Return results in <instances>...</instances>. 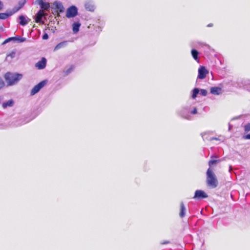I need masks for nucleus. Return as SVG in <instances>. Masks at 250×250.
Returning a JSON list of instances; mask_svg holds the SVG:
<instances>
[{"instance_id":"obj_2","label":"nucleus","mask_w":250,"mask_h":250,"mask_svg":"<svg viewBox=\"0 0 250 250\" xmlns=\"http://www.w3.org/2000/svg\"><path fill=\"white\" fill-rule=\"evenodd\" d=\"M206 182L208 186L211 188H215L218 185L217 177L211 168H208L207 171Z\"/></svg>"},{"instance_id":"obj_9","label":"nucleus","mask_w":250,"mask_h":250,"mask_svg":"<svg viewBox=\"0 0 250 250\" xmlns=\"http://www.w3.org/2000/svg\"><path fill=\"white\" fill-rule=\"evenodd\" d=\"M36 2L42 10H48L50 7L49 3L44 2L43 0H36Z\"/></svg>"},{"instance_id":"obj_5","label":"nucleus","mask_w":250,"mask_h":250,"mask_svg":"<svg viewBox=\"0 0 250 250\" xmlns=\"http://www.w3.org/2000/svg\"><path fill=\"white\" fill-rule=\"evenodd\" d=\"M26 41V38H22L20 36H16L13 37H10L6 39L2 43V45L5 44L6 43L11 41H17L19 42H23Z\"/></svg>"},{"instance_id":"obj_8","label":"nucleus","mask_w":250,"mask_h":250,"mask_svg":"<svg viewBox=\"0 0 250 250\" xmlns=\"http://www.w3.org/2000/svg\"><path fill=\"white\" fill-rule=\"evenodd\" d=\"M180 114L181 117L187 120H191V116L190 115L188 108H183L180 111Z\"/></svg>"},{"instance_id":"obj_10","label":"nucleus","mask_w":250,"mask_h":250,"mask_svg":"<svg viewBox=\"0 0 250 250\" xmlns=\"http://www.w3.org/2000/svg\"><path fill=\"white\" fill-rule=\"evenodd\" d=\"M207 73L208 72L204 66H200L198 69V78L200 79H204L206 77Z\"/></svg>"},{"instance_id":"obj_35","label":"nucleus","mask_w":250,"mask_h":250,"mask_svg":"<svg viewBox=\"0 0 250 250\" xmlns=\"http://www.w3.org/2000/svg\"><path fill=\"white\" fill-rule=\"evenodd\" d=\"M212 26V24L211 23H210V24H208V27H211V26Z\"/></svg>"},{"instance_id":"obj_15","label":"nucleus","mask_w":250,"mask_h":250,"mask_svg":"<svg viewBox=\"0 0 250 250\" xmlns=\"http://www.w3.org/2000/svg\"><path fill=\"white\" fill-rule=\"evenodd\" d=\"M25 2V0H21L19 1V6H15L13 9L12 10L13 11V13H15L17 11H18L22 7V6L24 5Z\"/></svg>"},{"instance_id":"obj_17","label":"nucleus","mask_w":250,"mask_h":250,"mask_svg":"<svg viewBox=\"0 0 250 250\" xmlns=\"http://www.w3.org/2000/svg\"><path fill=\"white\" fill-rule=\"evenodd\" d=\"M210 93L213 95H218L221 93V88L219 87H211Z\"/></svg>"},{"instance_id":"obj_30","label":"nucleus","mask_w":250,"mask_h":250,"mask_svg":"<svg viewBox=\"0 0 250 250\" xmlns=\"http://www.w3.org/2000/svg\"><path fill=\"white\" fill-rule=\"evenodd\" d=\"M197 112V109L196 108H194L193 109V110H192L191 111V114H196Z\"/></svg>"},{"instance_id":"obj_26","label":"nucleus","mask_w":250,"mask_h":250,"mask_svg":"<svg viewBox=\"0 0 250 250\" xmlns=\"http://www.w3.org/2000/svg\"><path fill=\"white\" fill-rule=\"evenodd\" d=\"M244 130L245 132H249L250 131V123H248L245 125Z\"/></svg>"},{"instance_id":"obj_28","label":"nucleus","mask_w":250,"mask_h":250,"mask_svg":"<svg viewBox=\"0 0 250 250\" xmlns=\"http://www.w3.org/2000/svg\"><path fill=\"white\" fill-rule=\"evenodd\" d=\"M42 38L43 40H47L48 39V35L47 33H44Z\"/></svg>"},{"instance_id":"obj_21","label":"nucleus","mask_w":250,"mask_h":250,"mask_svg":"<svg viewBox=\"0 0 250 250\" xmlns=\"http://www.w3.org/2000/svg\"><path fill=\"white\" fill-rule=\"evenodd\" d=\"M14 102L13 100H10L6 102H4L2 104V106L3 108H6L7 107H12L14 105Z\"/></svg>"},{"instance_id":"obj_12","label":"nucleus","mask_w":250,"mask_h":250,"mask_svg":"<svg viewBox=\"0 0 250 250\" xmlns=\"http://www.w3.org/2000/svg\"><path fill=\"white\" fill-rule=\"evenodd\" d=\"M53 5L55 8L57 9L58 13H62L64 11V7L62 3L59 1H55L53 2Z\"/></svg>"},{"instance_id":"obj_24","label":"nucleus","mask_w":250,"mask_h":250,"mask_svg":"<svg viewBox=\"0 0 250 250\" xmlns=\"http://www.w3.org/2000/svg\"><path fill=\"white\" fill-rule=\"evenodd\" d=\"M74 68V66L73 65H71L69 67V68L65 69L63 70V72L65 73V75H67L73 70Z\"/></svg>"},{"instance_id":"obj_33","label":"nucleus","mask_w":250,"mask_h":250,"mask_svg":"<svg viewBox=\"0 0 250 250\" xmlns=\"http://www.w3.org/2000/svg\"><path fill=\"white\" fill-rule=\"evenodd\" d=\"M218 139L217 138H215V137H212L210 139V141H212V140H218Z\"/></svg>"},{"instance_id":"obj_14","label":"nucleus","mask_w":250,"mask_h":250,"mask_svg":"<svg viewBox=\"0 0 250 250\" xmlns=\"http://www.w3.org/2000/svg\"><path fill=\"white\" fill-rule=\"evenodd\" d=\"M13 11L12 10H7L6 13H0V20H5L9 17L13 15L14 13H13Z\"/></svg>"},{"instance_id":"obj_16","label":"nucleus","mask_w":250,"mask_h":250,"mask_svg":"<svg viewBox=\"0 0 250 250\" xmlns=\"http://www.w3.org/2000/svg\"><path fill=\"white\" fill-rule=\"evenodd\" d=\"M68 41H63L59 43H58L54 48V51H55L58 50L62 48L65 47L68 44Z\"/></svg>"},{"instance_id":"obj_32","label":"nucleus","mask_w":250,"mask_h":250,"mask_svg":"<svg viewBox=\"0 0 250 250\" xmlns=\"http://www.w3.org/2000/svg\"><path fill=\"white\" fill-rule=\"evenodd\" d=\"M3 7V3L1 0H0V10H2Z\"/></svg>"},{"instance_id":"obj_22","label":"nucleus","mask_w":250,"mask_h":250,"mask_svg":"<svg viewBox=\"0 0 250 250\" xmlns=\"http://www.w3.org/2000/svg\"><path fill=\"white\" fill-rule=\"evenodd\" d=\"M81 26V23L77 22L73 24V31L74 33H77L79 31V28Z\"/></svg>"},{"instance_id":"obj_34","label":"nucleus","mask_w":250,"mask_h":250,"mask_svg":"<svg viewBox=\"0 0 250 250\" xmlns=\"http://www.w3.org/2000/svg\"><path fill=\"white\" fill-rule=\"evenodd\" d=\"M169 243L168 241H164L163 242H162L161 244H168Z\"/></svg>"},{"instance_id":"obj_27","label":"nucleus","mask_w":250,"mask_h":250,"mask_svg":"<svg viewBox=\"0 0 250 250\" xmlns=\"http://www.w3.org/2000/svg\"><path fill=\"white\" fill-rule=\"evenodd\" d=\"M4 86V83L2 79L0 78V89Z\"/></svg>"},{"instance_id":"obj_18","label":"nucleus","mask_w":250,"mask_h":250,"mask_svg":"<svg viewBox=\"0 0 250 250\" xmlns=\"http://www.w3.org/2000/svg\"><path fill=\"white\" fill-rule=\"evenodd\" d=\"M19 19L20 20L19 24L22 26H25L28 22V21L26 20L25 17L23 15L20 16Z\"/></svg>"},{"instance_id":"obj_25","label":"nucleus","mask_w":250,"mask_h":250,"mask_svg":"<svg viewBox=\"0 0 250 250\" xmlns=\"http://www.w3.org/2000/svg\"><path fill=\"white\" fill-rule=\"evenodd\" d=\"M219 160H210L208 162V165L209 167H211L214 164H216L218 162H219Z\"/></svg>"},{"instance_id":"obj_19","label":"nucleus","mask_w":250,"mask_h":250,"mask_svg":"<svg viewBox=\"0 0 250 250\" xmlns=\"http://www.w3.org/2000/svg\"><path fill=\"white\" fill-rule=\"evenodd\" d=\"M186 213V208L183 203V202H181L180 203V211L179 215L181 218H183L185 216Z\"/></svg>"},{"instance_id":"obj_7","label":"nucleus","mask_w":250,"mask_h":250,"mask_svg":"<svg viewBox=\"0 0 250 250\" xmlns=\"http://www.w3.org/2000/svg\"><path fill=\"white\" fill-rule=\"evenodd\" d=\"M192 91V99H195V98L197 97V94L199 93H200V95L204 96H206L208 93V92L206 90L202 89L200 90H199V89L198 88H194Z\"/></svg>"},{"instance_id":"obj_4","label":"nucleus","mask_w":250,"mask_h":250,"mask_svg":"<svg viewBox=\"0 0 250 250\" xmlns=\"http://www.w3.org/2000/svg\"><path fill=\"white\" fill-rule=\"evenodd\" d=\"M46 82V80L42 81L34 86L31 91L30 95L33 96L37 93L45 85Z\"/></svg>"},{"instance_id":"obj_31","label":"nucleus","mask_w":250,"mask_h":250,"mask_svg":"<svg viewBox=\"0 0 250 250\" xmlns=\"http://www.w3.org/2000/svg\"><path fill=\"white\" fill-rule=\"evenodd\" d=\"M244 138L245 139L250 140V133L244 136Z\"/></svg>"},{"instance_id":"obj_20","label":"nucleus","mask_w":250,"mask_h":250,"mask_svg":"<svg viewBox=\"0 0 250 250\" xmlns=\"http://www.w3.org/2000/svg\"><path fill=\"white\" fill-rule=\"evenodd\" d=\"M43 13L42 11L41 10H40L38 12L36 18H35V21L37 22H42V19L43 17Z\"/></svg>"},{"instance_id":"obj_13","label":"nucleus","mask_w":250,"mask_h":250,"mask_svg":"<svg viewBox=\"0 0 250 250\" xmlns=\"http://www.w3.org/2000/svg\"><path fill=\"white\" fill-rule=\"evenodd\" d=\"M46 65V60L42 58V60L36 63L35 66L39 69H42L45 67Z\"/></svg>"},{"instance_id":"obj_3","label":"nucleus","mask_w":250,"mask_h":250,"mask_svg":"<svg viewBox=\"0 0 250 250\" xmlns=\"http://www.w3.org/2000/svg\"><path fill=\"white\" fill-rule=\"evenodd\" d=\"M78 14V9L76 6L72 5L69 7L66 11V17L68 18H73Z\"/></svg>"},{"instance_id":"obj_29","label":"nucleus","mask_w":250,"mask_h":250,"mask_svg":"<svg viewBox=\"0 0 250 250\" xmlns=\"http://www.w3.org/2000/svg\"><path fill=\"white\" fill-rule=\"evenodd\" d=\"M15 52H12V53H10L9 55H7V57L10 56L12 58L15 57Z\"/></svg>"},{"instance_id":"obj_1","label":"nucleus","mask_w":250,"mask_h":250,"mask_svg":"<svg viewBox=\"0 0 250 250\" xmlns=\"http://www.w3.org/2000/svg\"><path fill=\"white\" fill-rule=\"evenodd\" d=\"M4 79L8 86L17 84L22 78V75L17 73L7 72L4 75Z\"/></svg>"},{"instance_id":"obj_11","label":"nucleus","mask_w":250,"mask_h":250,"mask_svg":"<svg viewBox=\"0 0 250 250\" xmlns=\"http://www.w3.org/2000/svg\"><path fill=\"white\" fill-rule=\"evenodd\" d=\"M85 8L89 11H93L95 9L94 2L92 0H86L84 3Z\"/></svg>"},{"instance_id":"obj_23","label":"nucleus","mask_w":250,"mask_h":250,"mask_svg":"<svg viewBox=\"0 0 250 250\" xmlns=\"http://www.w3.org/2000/svg\"><path fill=\"white\" fill-rule=\"evenodd\" d=\"M191 53L192 56L194 58V59L196 61H197L199 52L196 49H193L191 50Z\"/></svg>"},{"instance_id":"obj_6","label":"nucleus","mask_w":250,"mask_h":250,"mask_svg":"<svg viewBox=\"0 0 250 250\" xmlns=\"http://www.w3.org/2000/svg\"><path fill=\"white\" fill-rule=\"evenodd\" d=\"M208 197V195L203 190H197L195 192V194L193 198L197 200L206 198Z\"/></svg>"}]
</instances>
